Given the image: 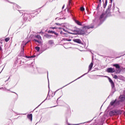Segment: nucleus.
I'll list each match as a JSON object with an SVG mask.
<instances>
[{
    "instance_id": "obj_23",
    "label": "nucleus",
    "mask_w": 125,
    "mask_h": 125,
    "mask_svg": "<svg viewBox=\"0 0 125 125\" xmlns=\"http://www.w3.org/2000/svg\"><path fill=\"white\" fill-rule=\"evenodd\" d=\"M113 78L115 79V80H117V79H118V76L114 75Z\"/></svg>"
},
{
    "instance_id": "obj_24",
    "label": "nucleus",
    "mask_w": 125,
    "mask_h": 125,
    "mask_svg": "<svg viewBox=\"0 0 125 125\" xmlns=\"http://www.w3.org/2000/svg\"><path fill=\"white\" fill-rule=\"evenodd\" d=\"M53 34H54V35H56V36H58V34L54 31Z\"/></svg>"
},
{
    "instance_id": "obj_1",
    "label": "nucleus",
    "mask_w": 125,
    "mask_h": 125,
    "mask_svg": "<svg viewBox=\"0 0 125 125\" xmlns=\"http://www.w3.org/2000/svg\"><path fill=\"white\" fill-rule=\"evenodd\" d=\"M94 27V26H93V25L84 26L83 27V29L80 30V33L81 34V35H83L84 34H85V29H93Z\"/></svg>"
},
{
    "instance_id": "obj_13",
    "label": "nucleus",
    "mask_w": 125,
    "mask_h": 125,
    "mask_svg": "<svg viewBox=\"0 0 125 125\" xmlns=\"http://www.w3.org/2000/svg\"><path fill=\"white\" fill-rule=\"evenodd\" d=\"M75 23H76V24H77L78 25H79V26H82V22H80L79 21L76 20L75 21Z\"/></svg>"
},
{
    "instance_id": "obj_35",
    "label": "nucleus",
    "mask_w": 125,
    "mask_h": 125,
    "mask_svg": "<svg viewBox=\"0 0 125 125\" xmlns=\"http://www.w3.org/2000/svg\"><path fill=\"white\" fill-rule=\"evenodd\" d=\"M100 2H101V0H99Z\"/></svg>"
},
{
    "instance_id": "obj_30",
    "label": "nucleus",
    "mask_w": 125,
    "mask_h": 125,
    "mask_svg": "<svg viewBox=\"0 0 125 125\" xmlns=\"http://www.w3.org/2000/svg\"><path fill=\"white\" fill-rule=\"evenodd\" d=\"M64 6H65V5H63V6L62 7V9H64Z\"/></svg>"
},
{
    "instance_id": "obj_15",
    "label": "nucleus",
    "mask_w": 125,
    "mask_h": 125,
    "mask_svg": "<svg viewBox=\"0 0 125 125\" xmlns=\"http://www.w3.org/2000/svg\"><path fill=\"white\" fill-rule=\"evenodd\" d=\"M105 15L104 13H103L102 15H101L100 17V20L103 19V18H104V16Z\"/></svg>"
},
{
    "instance_id": "obj_8",
    "label": "nucleus",
    "mask_w": 125,
    "mask_h": 125,
    "mask_svg": "<svg viewBox=\"0 0 125 125\" xmlns=\"http://www.w3.org/2000/svg\"><path fill=\"white\" fill-rule=\"evenodd\" d=\"M105 14H106V15H109V14H111V9L109 8H108L106 9Z\"/></svg>"
},
{
    "instance_id": "obj_22",
    "label": "nucleus",
    "mask_w": 125,
    "mask_h": 125,
    "mask_svg": "<svg viewBox=\"0 0 125 125\" xmlns=\"http://www.w3.org/2000/svg\"><path fill=\"white\" fill-rule=\"evenodd\" d=\"M81 11H84V8L83 7H81L80 8Z\"/></svg>"
},
{
    "instance_id": "obj_2",
    "label": "nucleus",
    "mask_w": 125,
    "mask_h": 125,
    "mask_svg": "<svg viewBox=\"0 0 125 125\" xmlns=\"http://www.w3.org/2000/svg\"><path fill=\"white\" fill-rule=\"evenodd\" d=\"M106 72L107 73H115V72H116V70L114 68L109 67L107 68Z\"/></svg>"
},
{
    "instance_id": "obj_18",
    "label": "nucleus",
    "mask_w": 125,
    "mask_h": 125,
    "mask_svg": "<svg viewBox=\"0 0 125 125\" xmlns=\"http://www.w3.org/2000/svg\"><path fill=\"white\" fill-rule=\"evenodd\" d=\"M47 33H48V34H53V33H54V31L52 30H49L48 31Z\"/></svg>"
},
{
    "instance_id": "obj_10",
    "label": "nucleus",
    "mask_w": 125,
    "mask_h": 125,
    "mask_svg": "<svg viewBox=\"0 0 125 125\" xmlns=\"http://www.w3.org/2000/svg\"><path fill=\"white\" fill-rule=\"evenodd\" d=\"M44 37H45V38H46V39H51V37H52V35L46 34L44 35Z\"/></svg>"
},
{
    "instance_id": "obj_4",
    "label": "nucleus",
    "mask_w": 125,
    "mask_h": 125,
    "mask_svg": "<svg viewBox=\"0 0 125 125\" xmlns=\"http://www.w3.org/2000/svg\"><path fill=\"white\" fill-rule=\"evenodd\" d=\"M117 114V111L115 110H112L109 112V116L112 117V116H115Z\"/></svg>"
},
{
    "instance_id": "obj_6",
    "label": "nucleus",
    "mask_w": 125,
    "mask_h": 125,
    "mask_svg": "<svg viewBox=\"0 0 125 125\" xmlns=\"http://www.w3.org/2000/svg\"><path fill=\"white\" fill-rule=\"evenodd\" d=\"M73 42H77V43H82V41L79 39H74Z\"/></svg>"
},
{
    "instance_id": "obj_25",
    "label": "nucleus",
    "mask_w": 125,
    "mask_h": 125,
    "mask_svg": "<svg viewBox=\"0 0 125 125\" xmlns=\"http://www.w3.org/2000/svg\"><path fill=\"white\" fill-rule=\"evenodd\" d=\"M66 41H67V42H71V41H72L71 39H66Z\"/></svg>"
},
{
    "instance_id": "obj_26",
    "label": "nucleus",
    "mask_w": 125,
    "mask_h": 125,
    "mask_svg": "<svg viewBox=\"0 0 125 125\" xmlns=\"http://www.w3.org/2000/svg\"><path fill=\"white\" fill-rule=\"evenodd\" d=\"M50 29H56V27H50Z\"/></svg>"
},
{
    "instance_id": "obj_11",
    "label": "nucleus",
    "mask_w": 125,
    "mask_h": 125,
    "mask_svg": "<svg viewBox=\"0 0 125 125\" xmlns=\"http://www.w3.org/2000/svg\"><path fill=\"white\" fill-rule=\"evenodd\" d=\"M117 102V99H116L115 101H112L110 102V104L111 106H113V105H115V104Z\"/></svg>"
},
{
    "instance_id": "obj_27",
    "label": "nucleus",
    "mask_w": 125,
    "mask_h": 125,
    "mask_svg": "<svg viewBox=\"0 0 125 125\" xmlns=\"http://www.w3.org/2000/svg\"><path fill=\"white\" fill-rule=\"evenodd\" d=\"M0 50L1 51H2V48H1V47L0 46Z\"/></svg>"
},
{
    "instance_id": "obj_20",
    "label": "nucleus",
    "mask_w": 125,
    "mask_h": 125,
    "mask_svg": "<svg viewBox=\"0 0 125 125\" xmlns=\"http://www.w3.org/2000/svg\"><path fill=\"white\" fill-rule=\"evenodd\" d=\"M106 5H107V0H105V3L104 4V8H105V7H106Z\"/></svg>"
},
{
    "instance_id": "obj_33",
    "label": "nucleus",
    "mask_w": 125,
    "mask_h": 125,
    "mask_svg": "<svg viewBox=\"0 0 125 125\" xmlns=\"http://www.w3.org/2000/svg\"><path fill=\"white\" fill-rule=\"evenodd\" d=\"M63 32L62 31L61 32V34H62Z\"/></svg>"
},
{
    "instance_id": "obj_29",
    "label": "nucleus",
    "mask_w": 125,
    "mask_h": 125,
    "mask_svg": "<svg viewBox=\"0 0 125 125\" xmlns=\"http://www.w3.org/2000/svg\"><path fill=\"white\" fill-rule=\"evenodd\" d=\"M56 25H61L60 23H56Z\"/></svg>"
},
{
    "instance_id": "obj_5",
    "label": "nucleus",
    "mask_w": 125,
    "mask_h": 125,
    "mask_svg": "<svg viewBox=\"0 0 125 125\" xmlns=\"http://www.w3.org/2000/svg\"><path fill=\"white\" fill-rule=\"evenodd\" d=\"M27 118L32 122L33 121V114H29L27 115Z\"/></svg>"
},
{
    "instance_id": "obj_19",
    "label": "nucleus",
    "mask_w": 125,
    "mask_h": 125,
    "mask_svg": "<svg viewBox=\"0 0 125 125\" xmlns=\"http://www.w3.org/2000/svg\"><path fill=\"white\" fill-rule=\"evenodd\" d=\"M34 42H38V43H42V42L39 41V40L34 39Z\"/></svg>"
},
{
    "instance_id": "obj_12",
    "label": "nucleus",
    "mask_w": 125,
    "mask_h": 125,
    "mask_svg": "<svg viewBox=\"0 0 125 125\" xmlns=\"http://www.w3.org/2000/svg\"><path fill=\"white\" fill-rule=\"evenodd\" d=\"M113 66L114 67H115V68H116V69H120L121 68V67L120 66V65H119V64H114L113 65Z\"/></svg>"
},
{
    "instance_id": "obj_32",
    "label": "nucleus",
    "mask_w": 125,
    "mask_h": 125,
    "mask_svg": "<svg viewBox=\"0 0 125 125\" xmlns=\"http://www.w3.org/2000/svg\"><path fill=\"white\" fill-rule=\"evenodd\" d=\"M111 2H113V0H110Z\"/></svg>"
},
{
    "instance_id": "obj_31",
    "label": "nucleus",
    "mask_w": 125,
    "mask_h": 125,
    "mask_svg": "<svg viewBox=\"0 0 125 125\" xmlns=\"http://www.w3.org/2000/svg\"><path fill=\"white\" fill-rule=\"evenodd\" d=\"M0 43H2V41L1 40H0Z\"/></svg>"
},
{
    "instance_id": "obj_28",
    "label": "nucleus",
    "mask_w": 125,
    "mask_h": 125,
    "mask_svg": "<svg viewBox=\"0 0 125 125\" xmlns=\"http://www.w3.org/2000/svg\"><path fill=\"white\" fill-rule=\"evenodd\" d=\"M69 5H70V4H71V0H69Z\"/></svg>"
},
{
    "instance_id": "obj_36",
    "label": "nucleus",
    "mask_w": 125,
    "mask_h": 125,
    "mask_svg": "<svg viewBox=\"0 0 125 125\" xmlns=\"http://www.w3.org/2000/svg\"><path fill=\"white\" fill-rule=\"evenodd\" d=\"M22 50H23V51H24V48H23Z\"/></svg>"
},
{
    "instance_id": "obj_14",
    "label": "nucleus",
    "mask_w": 125,
    "mask_h": 125,
    "mask_svg": "<svg viewBox=\"0 0 125 125\" xmlns=\"http://www.w3.org/2000/svg\"><path fill=\"white\" fill-rule=\"evenodd\" d=\"M48 44L50 45L51 44H53V43H54V42L53 41V40H49L48 42Z\"/></svg>"
},
{
    "instance_id": "obj_34",
    "label": "nucleus",
    "mask_w": 125,
    "mask_h": 125,
    "mask_svg": "<svg viewBox=\"0 0 125 125\" xmlns=\"http://www.w3.org/2000/svg\"><path fill=\"white\" fill-rule=\"evenodd\" d=\"M27 58H30V57H26Z\"/></svg>"
},
{
    "instance_id": "obj_3",
    "label": "nucleus",
    "mask_w": 125,
    "mask_h": 125,
    "mask_svg": "<svg viewBox=\"0 0 125 125\" xmlns=\"http://www.w3.org/2000/svg\"><path fill=\"white\" fill-rule=\"evenodd\" d=\"M108 79L109 83H111V88H114L115 87V83H114L113 80H112V79L109 77H108Z\"/></svg>"
},
{
    "instance_id": "obj_21",
    "label": "nucleus",
    "mask_w": 125,
    "mask_h": 125,
    "mask_svg": "<svg viewBox=\"0 0 125 125\" xmlns=\"http://www.w3.org/2000/svg\"><path fill=\"white\" fill-rule=\"evenodd\" d=\"M35 49L37 50V51L39 52L40 51V47H35Z\"/></svg>"
},
{
    "instance_id": "obj_17",
    "label": "nucleus",
    "mask_w": 125,
    "mask_h": 125,
    "mask_svg": "<svg viewBox=\"0 0 125 125\" xmlns=\"http://www.w3.org/2000/svg\"><path fill=\"white\" fill-rule=\"evenodd\" d=\"M9 40H10V38H9V37H8V38H5L4 41H5V42H8L9 41Z\"/></svg>"
},
{
    "instance_id": "obj_9",
    "label": "nucleus",
    "mask_w": 125,
    "mask_h": 125,
    "mask_svg": "<svg viewBox=\"0 0 125 125\" xmlns=\"http://www.w3.org/2000/svg\"><path fill=\"white\" fill-rule=\"evenodd\" d=\"M92 67H93V62H91L89 65V69H88V72L90 71H91V69H92Z\"/></svg>"
},
{
    "instance_id": "obj_7",
    "label": "nucleus",
    "mask_w": 125,
    "mask_h": 125,
    "mask_svg": "<svg viewBox=\"0 0 125 125\" xmlns=\"http://www.w3.org/2000/svg\"><path fill=\"white\" fill-rule=\"evenodd\" d=\"M119 98L120 99H121V102H123V101H125V95H121Z\"/></svg>"
},
{
    "instance_id": "obj_16",
    "label": "nucleus",
    "mask_w": 125,
    "mask_h": 125,
    "mask_svg": "<svg viewBox=\"0 0 125 125\" xmlns=\"http://www.w3.org/2000/svg\"><path fill=\"white\" fill-rule=\"evenodd\" d=\"M35 38H36V39H38V40H42V37H41V36L39 35L35 36Z\"/></svg>"
}]
</instances>
